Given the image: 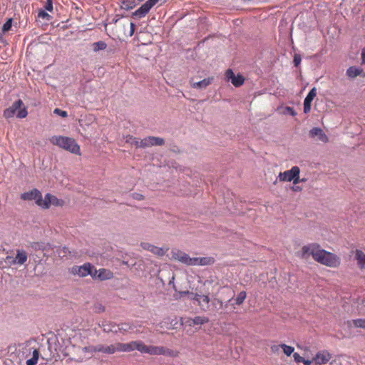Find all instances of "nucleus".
<instances>
[{
    "label": "nucleus",
    "instance_id": "obj_23",
    "mask_svg": "<svg viewBox=\"0 0 365 365\" xmlns=\"http://www.w3.org/2000/svg\"><path fill=\"white\" fill-rule=\"evenodd\" d=\"M150 10L149 6L144 3L139 9L135 10L132 16L137 18H143L144 17Z\"/></svg>",
    "mask_w": 365,
    "mask_h": 365
},
{
    "label": "nucleus",
    "instance_id": "obj_13",
    "mask_svg": "<svg viewBox=\"0 0 365 365\" xmlns=\"http://www.w3.org/2000/svg\"><path fill=\"white\" fill-rule=\"evenodd\" d=\"M140 247L145 250L151 252L155 255L162 257L165 254V251L162 247H156L148 242H142Z\"/></svg>",
    "mask_w": 365,
    "mask_h": 365
},
{
    "label": "nucleus",
    "instance_id": "obj_21",
    "mask_svg": "<svg viewBox=\"0 0 365 365\" xmlns=\"http://www.w3.org/2000/svg\"><path fill=\"white\" fill-rule=\"evenodd\" d=\"M27 259L28 254L24 250L18 249L16 250V255L15 257L16 264H24L27 261Z\"/></svg>",
    "mask_w": 365,
    "mask_h": 365
},
{
    "label": "nucleus",
    "instance_id": "obj_62",
    "mask_svg": "<svg viewBox=\"0 0 365 365\" xmlns=\"http://www.w3.org/2000/svg\"><path fill=\"white\" fill-rule=\"evenodd\" d=\"M293 190L294 191H298V190H302V188L299 187V186H297V187H293Z\"/></svg>",
    "mask_w": 365,
    "mask_h": 365
},
{
    "label": "nucleus",
    "instance_id": "obj_5",
    "mask_svg": "<svg viewBox=\"0 0 365 365\" xmlns=\"http://www.w3.org/2000/svg\"><path fill=\"white\" fill-rule=\"evenodd\" d=\"M94 351L107 354L126 352V343L117 342L110 345L98 344L94 347Z\"/></svg>",
    "mask_w": 365,
    "mask_h": 365
},
{
    "label": "nucleus",
    "instance_id": "obj_60",
    "mask_svg": "<svg viewBox=\"0 0 365 365\" xmlns=\"http://www.w3.org/2000/svg\"><path fill=\"white\" fill-rule=\"evenodd\" d=\"M361 60L362 63H365V48H364L361 51Z\"/></svg>",
    "mask_w": 365,
    "mask_h": 365
},
{
    "label": "nucleus",
    "instance_id": "obj_56",
    "mask_svg": "<svg viewBox=\"0 0 365 365\" xmlns=\"http://www.w3.org/2000/svg\"><path fill=\"white\" fill-rule=\"evenodd\" d=\"M38 355H39L38 351L37 349H35L33 351V356L31 357V359H34L35 360L38 361Z\"/></svg>",
    "mask_w": 365,
    "mask_h": 365
},
{
    "label": "nucleus",
    "instance_id": "obj_64",
    "mask_svg": "<svg viewBox=\"0 0 365 365\" xmlns=\"http://www.w3.org/2000/svg\"><path fill=\"white\" fill-rule=\"evenodd\" d=\"M305 181H306L305 178H302V179L300 178V182H305Z\"/></svg>",
    "mask_w": 365,
    "mask_h": 365
},
{
    "label": "nucleus",
    "instance_id": "obj_37",
    "mask_svg": "<svg viewBox=\"0 0 365 365\" xmlns=\"http://www.w3.org/2000/svg\"><path fill=\"white\" fill-rule=\"evenodd\" d=\"M12 19L10 18L2 26V31L4 33H6L11 29L12 26Z\"/></svg>",
    "mask_w": 365,
    "mask_h": 365
},
{
    "label": "nucleus",
    "instance_id": "obj_31",
    "mask_svg": "<svg viewBox=\"0 0 365 365\" xmlns=\"http://www.w3.org/2000/svg\"><path fill=\"white\" fill-rule=\"evenodd\" d=\"M125 142L127 143L130 144L131 145H134L136 148H140V139L137 138L133 135H128L125 137Z\"/></svg>",
    "mask_w": 365,
    "mask_h": 365
},
{
    "label": "nucleus",
    "instance_id": "obj_42",
    "mask_svg": "<svg viewBox=\"0 0 365 365\" xmlns=\"http://www.w3.org/2000/svg\"><path fill=\"white\" fill-rule=\"evenodd\" d=\"M68 255H73L72 252L66 247H63V249L59 252V255L61 257H66Z\"/></svg>",
    "mask_w": 365,
    "mask_h": 365
},
{
    "label": "nucleus",
    "instance_id": "obj_10",
    "mask_svg": "<svg viewBox=\"0 0 365 365\" xmlns=\"http://www.w3.org/2000/svg\"><path fill=\"white\" fill-rule=\"evenodd\" d=\"M91 267V263L86 262L83 265H74L70 269V273L73 275H78L80 277H84L90 273L89 268Z\"/></svg>",
    "mask_w": 365,
    "mask_h": 365
},
{
    "label": "nucleus",
    "instance_id": "obj_32",
    "mask_svg": "<svg viewBox=\"0 0 365 365\" xmlns=\"http://www.w3.org/2000/svg\"><path fill=\"white\" fill-rule=\"evenodd\" d=\"M293 357L294 361L297 363H303L304 365H311L312 361L305 359L302 356H301L298 353H294Z\"/></svg>",
    "mask_w": 365,
    "mask_h": 365
},
{
    "label": "nucleus",
    "instance_id": "obj_53",
    "mask_svg": "<svg viewBox=\"0 0 365 365\" xmlns=\"http://www.w3.org/2000/svg\"><path fill=\"white\" fill-rule=\"evenodd\" d=\"M96 310L98 312H103L105 311V307L102 304H99L96 306Z\"/></svg>",
    "mask_w": 365,
    "mask_h": 365
},
{
    "label": "nucleus",
    "instance_id": "obj_41",
    "mask_svg": "<svg viewBox=\"0 0 365 365\" xmlns=\"http://www.w3.org/2000/svg\"><path fill=\"white\" fill-rule=\"evenodd\" d=\"M150 147V143H149V137H146L143 139H140V148H145Z\"/></svg>",
    "mask_w": 365,
    "mask_h": 365
},
{
    "label": "nucleus",
    "instance_id": "obj_15",
    "mask_svg": "<svg viewBox=\"0 0 365 365\" xmlns=\"http://www.w3.org/2000/svg\"><path fill=\"white\" fill-rule=\"evenodd\" d=\"M192 265H211L215 262V259L212 257H192Z\"/></svg>",
    "mask_w": 365,
    "mask_h": 365
},
{
    "label": "nucleus",
    "instance_id": "obj_22",
    "mask_svg": "<svg viewBox=\"0 0 365 365\" xmlns=\"http://www.w3.org/2000/svg\"><path fill=\"white\" fill-rule=\"evenodd\" d=\"M97 277L98 279L101 281H104L112 279L113 277V274L109 269L101 268L98 269V274Z\"/></svg>",
    "mask_w": 365,
    "mask_h": 365
},
{
    "label": "nucleus",
    "instance_id": "obj_3",
    "mask_svg": "<svg viewBox=\"0 0 365 365\" xmlns=\"http://www.w3.org/2000/svg\"><path fill=\"white\" fill-rule=\"evenodd\" d=\"M16 113V117L19 118H24L28 115L27 108L21 99L14 101L10 107L5 109L3 115L5 118L9 119L13 118Z\"/></svg>",
    "mask_w": 365,
    "mask_h": 365
},
{
    "label": "nucleus",
    "instance_id": "obj_27",
    "mask_svg": "<svg viewBox=\"0 0 365 365\" xmlns=\"http://www.w3.org/2000/svg\"><path fill=\"white\" fill-rule=\"evenodd\" d=\"M209 322V319L206 317L197 316L193 319H190L189 325H202Z\"/></svg>",
    "mask_w": 365,
    "mask_h": 365
},
{
    "label": "nucleus",
    "instance_id": "obj_9",
    "mask_svg": "<svg viewBox=\"0 0 365 365\" xmlns=\"http://www.w3.org/2000/svg\"><path fill=\"white\" fill-rule=\"evenodd\" d=\"M299 173V168L298 166H293L290 170L279 173L278 178L280 181L291 182Z\"/></svg>",
    "mask_w": 365,
    "mask_h": 365
},
{
    "label": "nucleus",
    "instance_id": "obj_45",
    "mask_svg": "<svg viewBox=\"0 0 365 365\" xmlns=\"http://www.w3.org/2000/svg\"><path fill=\"white\" fill-rule=\"evenodd\" d=\"M302 57L299 53H295L294 56L293 63L296 67H298L301 63Z\"/></svg>",
    "mask_w": 365,
    "mask_h": 365
},
{
    "label": "nucleus",
    "instance_id": "obj_35",
    "mask_svg": "<svg viewBox=\"0 0 365 365\" xmlns=\"http://www.w3.org/2000/svg\"><path fill=\"white\" fill-rule=\"evenodd\" d=\"M135 6L134 1H129V0H125L123 1L122 8L125 10H130L132 9Z\"/></svg>",
    "mask_w": 365,
    "mask_h": 365
},
{
    "label": "nucleus",
    "instance_id": "obj_33",
    "mask_svg": "<svg viewBox=\"0 0 365 365\" xmlns=\"http://www.w3.org/2000/svg\"><path fill=\"white\" fill-rule=\"evenodd\" d=\"M247 297V293L245 291L240 292L237 297L235 299V304L237 305H241L245 302V299Z\"/></svg>",
    "mask_w": 365,
    "mask_h": 365
},
{
    "label": "nucleus",
    "instance_id": "obj_17",
    "mask_svg": "<svg viewBox=\"0 0 365 365\" xmlns=\"http://www.w3.org/2000/svg\"><path fill=\"white\" fill-rule=\"evenodd\" d=\"M41 192L34 188L33 190L24 192L21 195V199L23 200H34L36 202L38 201V199L41 197Z\"/></svg>",
    "mask_w": 365,
    "mask_h": 365
},
{
    "label": "nucleus",
    "instance_id": "obj_34",
    "mask_svg": "<svg viewBox=\"0 0 365 365\" xmlns=\"http://www.w3.org/2000/svg\"><path fill=\"white\" fill-rule=\"evenodd\" d=\"M351 323L355 327L365 329V319H354Z\"/></svg>",
    "mask_w": 365,
    "mask_h": 365
},
{
    "label": "nucleus",
    "instance_id": "obj_28",
    "mask_svg": "<svg viewBox=\"0 0 365 365\" xmlns=\"http://www.w3.org/2000/svg\"><path fill=\"white\" fill-rule=\"evenodd\" d=\"M149 143L150 146L163 145L165 143V140L160 137L148 136Z\"/></svg>",
    "mask_w": 365,
    "mask_h": 365
},
{
    "label": "nucleus",
    "instance_id": "obj_57",
    "mask_svg": "<svg viewBox=\"0 0 365 365\" xmlns=\"http://www.w3.org/2000/svg\"><path fill=\"white\" fill-rule=\"evenodd\" d=\"M294 185H297L300 182L299 174H297V176L294 178V180H292Z\"/></svg>",
    "mask_w": 365,
    "mask_h": 365
},
{
    "label": "nucleus",
    "instance_id": "obj_24",
    "mask_svg": "<svg viewBox=\"0 0 365 365\" xmlns=\"http://www.w3.org/2000/svg\"><path fill=\"white\" fill-rule=\"evenodd\" d=\"M355 259L357 261L359 267L361 269H365V253L360 250H356Z\"/></svg>",
    "mask_w": 365,
    "mask_h": 365
},
{
    "label": "nucleus",
    "instance_id": "obj_4",
    "mask_svg": "<svg viewBox=\"0 0 365 365\" xmlns=\"http://www.w3.org/2000/svg\"><path fill=\"white\" fill-rule=\"evenodd\" d=\"M16 113V117L19 118H24L28 115L27 108L21 99L14 101L10 107L5 109L3 115L5 118L9 119L13 118Z\"/></svg>",
    "mask_w": 365,
    "mask_h": 365
},
{
    "label": "nucleus",
    "instance_id": "obj_2",
    "mask_svg": "<svg viewBox=\"0 0 365 365\" xmlns=\"http://www.w3.org/2000/svg\"><path fill=\"white\" fill-rule=\"evenodd\" d=\"M50 142L53 145H57L71 152V153L77 155L81 154L80 146L73 138L61 135H55L50 139Z\"/></svg>",
    "mask_w": 365,
    "mask_h": 365
},
{
    "label": "nucleus",
    "instance_id": "obj_44",
    "mask_svg": "<svg viewBox=\"0 0 365 365\" xmlns=\"http://www.w3.org/2000/svg\"><path fill=\"white\" fill-rule=\"evenodd\" d=\"M5 262L10 266L16 264L15 257L9 255L6 256V257L5 258Z\"/></svg>",
    "mask_w": 365,
    "mask_h": 365
},
{
    "label": "nucleus",
    "instance_id": "obj_6",
    "mask_svg": "<svg viewBox=\"0 0 365 365\" xmlns=\"http://www.w3.org/2000/svg\"><path fill=\"white\" fill-rule=\"evenodd\" d=\"M148 354L176 356V351L164 346H149Z\"/></svg>",
    "mask_w": 365,
    "mask_h": 365
},
{
    "label": "nucleus",
    "instance_id": "obj_25",
    "mask_svg": "<svg viewBox=\"0 0 365 365\" xmlns=\"http://www.w3.org/2000/svg\"><path fill=\"white\" fill-rule=\"evenodd\" d=\"M135 328V326L131 322H124L119 324V328H118V333L125 334L127 332L132 331Z\"/></svg>",
    "mask_w": 365,
    "mask_h": 365
},
{
    "label": "nucleus",
    "instance_id": "obj_26",
    "mask_svg": "<svg viewBox=\"0 0 365 365\" xmlns=\"http://www.w3.org/2000/svg\"><path fill=\"white\" fill-rule=\"evenodd\" d=\"M279 346L282 348L284 353L287 356H290L294 351V348L293 346H288L284 344H280L279 346H272L271 349L272 351H278Z\"/></svg>",
    "mask_w": 365,
    "mask_h": 365
},
{
    "label": "nucleus",
    "instance_id": "obj_30",
    "mask_svg": "<svg viewBox=\"0 0 365 365\" xmlns=\"http://www.w3.org/2000/svg\"><path fill=\"white\" fill-rule=\"evenodd\" d=\"M93 51L98 52L99 51L105 50L107 48V43L103 41H99L92 44Z\"/></svg>",
    "mask_w": 365,
    "mask_h": 365
},
{
    "label": "nucleus",
    "instance_id": "obj_63",
    "mask_svg": "<svg viewBox=\"0 0 365 365\" xmlns=\"http://www.w3.org/2000/svg\"><path fill=\"white\" fill-rule=\"evenodd\" d=\"M174 279H175V277H172V279L170 281L169 284H173V282H174Z\"/></svg>",
    "mask_w": 365,
    "mask_h": 365
},
{
    "label": "nucleus",
    "instance_id": "obj_49",
    "mask_svg": "<svg viewBox=\"0 0 365 365\" xmlns=\"http://www.w3.org/2000/svg\"><path fill=\"white\" fill-rule=\"evenodd\" d=\"M203 302L205 303L206 305L208 304V303L210 302V298L207 295H202L201 296V303Z\"/></svg>",
    "mask_w": 365,
    "mask_h": 365
},
{
    "label": "nucleus",
    "instance_id": "obj_14",
    "mask_svg": "<svg viewBox=\"0 0 365 365\" xmlns=\"http://www.w3.org/2000/svg\"><path fill=\"white\" fill-rule=\"evenodd\" d=\"M330 359L331 355L329 352L327 350H323L317 352L314 358V361L316 364L322 365L327 363Z\"/></svg>",
    "mask_w": 365,
    "mask_h": 365
},
{
    "label": "nucleus",
    "instance_id": "obj_54",
    "mask_svg": "<svg viewBox=\"0 0 365 365\" xmlns=\"http://www.w3.org/2000/svg\"><path fill=\"white\" fill-rule=\"evenodd\" d=\"M133 198L137 200H143L144 199V196L139 193H134Z\"/></svg>",
    "mask_w": 365,
    "mask_h": 365
},
{
    "label": "nucleus",
    "instance_id": "obj_18",
    "mask_svg": "<svg viewBox=\"0 0 365 365\" xmlns=\"http://www.w3.org/2000/svg\"><path fill=\"white\" fill-rule=\"evenodd\" d=\"M53 195L47 193L46 194L44 199H43L42 195L41 194V197L38 199L36 205L43 209H48L51 206V199Z\"/></svg>",
    "mask_w": 365,
    "mask_h": 365
},
{
    "label": "nucleus",
    "instance_id": "obj_7",
    "mask_svg": "<svg viewBox=\"0 0 365 365\" xmlns=\"http://www.w3.org/2000/svg\"><path fill=\"white\" fill-rule=\"evenodd\" d=\"M171 255L173 259L180 262L182 264L188 266H190L192 264V257L178 249H173L171 250Z\"/></svg>",
    "mask_w": 365,
    "mask_h": 365
},
{
    "label": "nucleus",
    "instance_id": "obj_58",
    "mask_svg": "<svg viewBox=\"0 0 365 365\" xmlns=\"http://www.w3.org/2000/svg\"><path fill=\"white\" fill-rule=\"evenodd\" d=\"M170 150L173 153H180V149L178 148V147L177 145H175L171 146Z\"/></svg>",
    "mask_w": 365,
    "mask_h": 365
},
{
    "label": "nucleus",
    "instance_id": "obj_29",
    "mask_svg": "<svg viewBox=\"0 0 365 365\" xmlns=\"http://www.w3.org/2000/svg\"><path fill=\"white\" fill-rule=\"evenodd\" d=\"M316 96H317V88L315 87H314L310 90V91L306 96V98L304 101V103H307V104L312 105V102L313 99L316 97Z\"/></svg>",
    "mask_w": 365,
    "mask_h": 365
},
{
    "label": "nucleus",
    "instance_id": "obj_48",
    "mask_svg": "<svg viewBox=\"0 0 365 365\" xmlns=\"http://www.w3.org/2000/svg\"><path fill=\"white\" fill-rule=\"evenodd\" d=\"M159 0H148L145 4L151 9L153 6H155Z\"/></svg>",
    "mask_w": 365,
    "mask_h": 365
},
{
    "label": "nucleus",
    "instance_id": "obj_43",
    "mask_svg": "<svg viewBox=\"0 0 365 365\" xmlns=\"http://www.w3.org/2000/svg\"><path fill=\"white\" fill-rule=\"evenodd\" d=\"M284 114H289L292 116H295L297 115V112L292 107L286 106L284 108Z\"/></svg>",
    "mask_w": 365,
    "mask_h": 365
},
{
    "label": "nucleus",
    "instance_id": "obj_59",
    "mask_svg": "<svg viewBox=\"0 0 365 365\" xmlns=\"http://www.w3.org/2000/svg\"><path fill=\"white\" fill-rule=\"evenodd\" d=\"M214 303H216V304L220 305V308H222L223 306V302H222V300H220L219 299H215L214 300Z\"/></svg>",
    "mask_w": 365,
    "mask_h": 365
},
{
    "label": "nucleus",
    "instance_id": "obj_52",
    "mask_svg": "<svg viewBox=\"0 0 365 365\" xmlns=\"http://www.w3.org/2000/svg\"><path fill=\"white\" fill-rule=\"evenodd\" d=\"M201 294H195L193 297V300L197 301L200 306H202V304H201Z\"/></svg>",
    "mask_w": 365,
    "mask_h": 365
},
{
    "label": "nucleus",
    "instance_id": "obj_39",
    "mask_svg": "<svg viewBox=\"0 0 365 365\" xmlns=\"http://www.w3.org/2000/svg\"><path fill=\"white\" fill-rule=\"evenodd\" d=\"M89 274L88 275H90L93 279H98V270L91 264V267L89 268Z\"/></svg>",
    "mask_w": 365,
    "mask_h": 365
},
{
    "label": "nucleus",
    "instance_id": "obj_47",
    "mask_svg": "<svg viewBox=\"0 0 365 365\" xmlns=\"http://www.w3.org/2000/svg\"><path fill=\"white\" fill-rule=\"evenodd\" d=\"M45 9L48 11H53V1L52 0H46V5L44 6Z\"/></svg>",
    "mask_w": 365,
    "mask_h": 365
},
{
    "label": "nucleus",
    "instance_id": "obj_1",
    "mask_svg": "<svg viewBox=\"0 0 365 365\" xmlns=\"http://www.w3.org/2000/svg\"><path fill=\"white\" fill-rule=\"evenodd\" d=\"M312 256L313 259L326 266L336 267L340 264L339 258L334 254L321 250L319 245L315 243L303 246L301 252V257L307 259Z\"/></svg>",
    "mask_w": 365,
    "mask_h": 365
},
{
    "label": "nucleus",
    "instance_id": "obj_50",
    "mask_svg": "<svg viewBox=\"0 0 365 365\" xmlns=\"http://www.w3.org/2000/svg\"><path fill=\"white\" fill-rule=\"evenodd\" d=\"M135 25L134 23L131 22L130 24V32H129V36H132L134 34L135 32Z\"/></svg>",
    "mask_w": 365,
    "mask_h": 365
},
{
    "label": "nucleus",
    "instance_id": "obj_11",
    "mask_svg": "<svg viewBox=\"0 0 365 365\" xmlns=\"http://www.w3.org/2000/svg\"><path fill=\"white\" fill-rule=\"evenodd\" d=\"M226 77L235 87H240L245 83V78L241 75H235L231 69L226 72Z\"/></svg>",
    "mask_w": 365,
    "mask_h": 365
},
{
    "label": "nucleus",
    "instance_id": "obj_55",
    "mask_svg": "<svg viewBox=\"0 0 365 365\" xmlns=\"http://www.w3.org/2000/svg\"><path fill=\"white\" fill-rule=\"evenodd\" d=\"M37 362L38 361L31 358L26 361V365H36Z\"/></svg>",
    "mask_w": 365,
    "mask_h": 365
},
{
    "label": "nucleus",
    "instance_id": "obj_16",
    "mask_svg": "<svg viewBox=\"0 0 365 365\" xmlns=\"http://www.w3.org/2000/svg\"><path fill=\"white\" fill-rule=\"evenodd\" d=\"M101 327L103 329V331L105 333H113L118 334V328H119V324H116L113 322L105 321L102 322Z\"/></svg>",
    "mask_w": 365,
    "mask_h": 365
},
{
    "label": "nucleus",
    "instance_id": "obj_61",
    "mask_svg": "<svg viewBox=\"0 0 365 365\" xmlns=\"http://www.w3.org/2000/svg\"><path fill=\"white\" fill-rule=\"evenodd\" d=\"M180 294L181 296H185L187 294H189L190 292L189 291H183V292H180Z\"/></svg>",
    "mask_w": 365,
    "mask_h": 365
},
{
    "label": "nucleus",
    "instance_id": "obj_46",
    "mask_svg": "<svg viewBox=\"0 0 365 365\" xmlns=\"http://www.w3.org/2000/svg\"><path fill=\"white\" fill-rule=\"evenodd\" d=\"M53 113H56V114H58V115H59L60 116L63 117V118H65V117H67V116H68V113H67V112H66V111H65V110H61V109H59V108H56V109L54 110Z\"/></svg>",
    "mask_w": 365,
    "mask_h": 365
},
{
    "label": "nucleus",
    "instance_id": "obj_20",
    "mask_svg": "<svg viewBox=\"0 0 365 365\" xmlns=\"http://www.w3.org/2000/svg\"><path fill=\"white\" fill-rule=\"evenodd\" d=\"M363 74V76H365V73H364V71L360 67L356 66H350L346 70V76L350 78H354L358 76H361Z\"/></svg>",
    "mask_w": 365,
    "mask_h": 365
},
{
    "label": "nucleus",
    "instance_id": "obj_19",
    "mask_svg": "<svg viewBox=\"0 0 365 365\" xmlns=\"http://www.w3.org/2000/svg\"><path fill=\"white\" fill-rule=\"evenodd\" d=\"M213 80V77H208L200 81L192 83L191 86L193 88L200 90L205 89L212 83Z\"/></svg>",
    "mask_w": 365,
    "mask_h": 365
},
{
    "label": "nucleus",
    "instance_id": "obj_38",
    "mask_svg": "<svg viewBox=\"0 0 365 365\" xmlns=\"http://www.w3.org/2000/svg\"><path fill=\"white\" fill-rule=\"evenodd\" d=\"M38 17L49 21L52 17L45 10H40L38 13Z\"/></svg>",
    "mask_w": 365,
    "mask_h": 365
},
{
    "label": "nucleus",
    "instance_id": "obj_40",
    "mask_svg": "<svg viewBox=\"0 0 365 365\" xmlns=\"http://www.w3.org/2000/svg\"><path fill=\"white\" fill-rule=\"evenodd\" d=\"M31 248L34 250H41L43 251L45 250V246L43 243L41 242H34L31 244Z\"/></svg>",
    "mask_w": 365,
    "mask_h": 365
},
{
    "label": "nucleus",
    "instance_id": "obj_12",
    "mask_svg": "<svg viewBox=\"0 0 365 365\" xmlns=\"http://www.w3.org/2000/svg\"><path fill=\"white\" fill-rule=\"evenodd\" d=\"M309 135L312 138H317L321 142L327 143L329 141L328 136L325 134L323 130L320 128H313L309 132Z\"/></svg>",
    "mask_w": 365,
    "mask_h": 365
},
{
    "label": "nucleus",
    "instance_id": "obj_36",
    "mask_svg": "<svg viewBox=\"0 0 365 365\" xmlns=\"http://www.w3.org/2000/svg\"><path fill=\"white\" fill-rule=\"evenodd\" d=\"M64 204V201L63 200L57 198L55 195H53V197L51 199V205L54 206H63Z\"/></svg>",
    "mask_w": 365,
    "mask_h": 365
},
{
    "label": "nucleus",
    "instance_id": "obj_51",
    "mask_svg": "<svg viewBox=\"0 0 365 365\" xmlns=\"http://www.w3.org/2000/svg\"><path fill=\"white\" fill-rule=\"evenodd\" d=\"M311 106L310 104H307L304 103V113H309L311 110Z\"/></svg>",
    "mask_w": 365,
    "mask_h": 365
},
{
    "label": "nucleus",
    "instance_id": "obj_8",
    "mask_svg": "<svg viewBox=\"0 0 365 365\" xmlns=\"http://www.w3.org/2000/svg\"><path fill=\"white\" fill-rule=\"evenodd\" d=\"M138 350L142 354H148L149 346H147L142 341H133L126 343V352Z\"/></svg>",
    "mask_w": 365,
    "mask_h": 365
}]
</instances>
